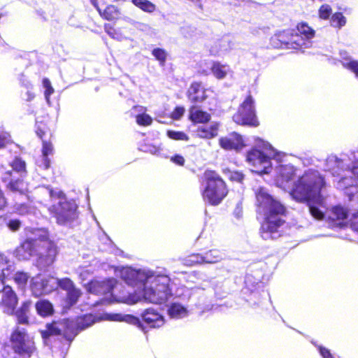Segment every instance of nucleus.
<instances>
[{
  "label": "nucleus",
  "mask_w": 358,
  "mask_h": 358,
  "mask_svg": "<svg viewBox=\"0 0 358 358\" xmlns=\"http://www.w3.org/2000/svg\"><path fill=\"white\" fill-rule=\"evenodd\" d=\"M277 185L289 192L297 201H308L309 211L315 220H326L331 227H341L348 216L347 210L341 206H336L324 213L320 208L327 209L329 197L324 196L322 189L325 187L324 177L317 171L309 170L293 181L296 170L292 166L285 165L278 168Z\"/></svg>",
  "instance_id": "f257e3e1"
},
{
  "label": "nucleus",
  "mask_w": 358,
  "mask_h": 358,
  "mask_svg": "<svg viewBox=\"0 0 358 358\" xmlns=\"http://www.w3.org/2000/svg\"><path fill=\"white\" fill-rule=\"evenodd\" d=\"M120 276L137 289L133 294L114 297L115 301L131 305L144 299L153 303H162L171 296V279L167 275H156L150 270L125 267L120 271Z\"/></svg>",
  "instance_id": "f03ea898"
},
{
  "label": "nucleus",
  "mask_w": 358,
  "mask_h": 358,
  "mask_svg": "<svg viewBox=\"0 0 358 358\" xmlns=\"http://www.w3.org/2000/svg\"><path fill=\"white\" fill-rule=\"evenodd\" d=\"M255 196L257 210L264 216L261 227L262 237L264 240L277 238L280 236L278 229L284 222L282 216L285 207L264 187H258Z\"/></svg>",
  "instance_id": "7ed1b4c3"
},
{
  "label": "nucleus",
  "mask_w": 358,
  "mask_h": 358,
  "mask_svg": "<svg viewBox=\"0 0 358 358\" xmlns=\"http://www.w3.org/2000/svg\"><path fill=\"white\" fill-rule=\"evenodd\" d=\"M49 193L52 199H59L57 204L52 206L49 210L56 218L57 222L59 224H65L74 220L76 217V203L73 201H67L64 193L60 190H53L45 189Z\"/></svg>",
  "instance_id": "20e7f679"
},
{
  "label": "nucleus",
  "mask_w": 358,
  "mask_h": 358,
  "mask_svg": "<svg viewBox=\"0 0 358 358\" xmlns=\"http://www.w3.org/2000/svg\"><path fill=\"white\" fill-rule=\"evenodd\" d=\"M206 187L203 192V199L211 205H218L227 196L228 190L220 176L213 171L205 172Z\"/></svg>",
  "instance_id": "39448f33"
},
{
  "label": "nucleus",
  "mask_w": 358,
  "mask_h": 358,
  "mask_svg": "<svg viewBox=\"0 0 358 358\" xmlns=\"http://www.w3.org/2000/svg\"><path fill=\"white\" fill-rule=\"evenodd\" d=\"M232 120L241 126L257 127L260 125L256 113L255 99L250 92L238 106L236 112L232 116Z\"/></svg>",
  "instance_id": "423d86ee"
},
{
  "label": "nucleus",
  "mask_w": 358,
  "mask_h": 358,
  "mask_svg": "<svg viewBox=\"0 0 358 358\" xmlns=\"http://www.w3.org/2000/svg\"><path fill=\"white\" fill-rule=\"evenodd\" d=\"M300 41L294 29L278 31L269 39L270 45L275 49L301 50Z\"/></svg>",
  "instance_id": "0eeeda50"
},
{
  "label": "nucleus",
  "mask_w": 358,
  "mask_h": 358,
  "mask_svg": "<svg viewBox=\"0 0 358 358\" xmlns=\"http://www.w3.org/2000/svg\"><path fill=\"white\" fill-rule=\"evenodd\" d=\"M14 352L22 357H30L36 350L34 342L24 329L17 328L11 335Z\"/></svg>",
  "instance_id": "6e6552de"
},
{
  "label": "nucleus",
  "mask_w": 358,
  "mask_h": 358,
  "mask_svg": "<svg viewBox=\"0 0 358 358\" xmlns=\"http://www.w3.org/2000/svg\"><path fill=\"white\" fill-rule=\"evenodd\" d=\"M76 334V332H74L73 322L67 320L54 322L52 324H47V329L42 332V336L45 338L50 336L63 334L68 340H71V336H75Z\"/></svg>",
  "instance_id": "1a4fd4ad"
},
{
  "label": "nucleus",
  "mask_w": 358,
  "mask_h": 358,
  "mask_svg": "<svg viewBox=\"0 0 358 358\" xmlns=\"http://www.w3.org/2000/svg\"><path fill=\"white\" fill-rule=\"evenodd\" d=\"M56 284L61 289L66 291V303L69 306H72L78 302L82 295V292L79 288L76 287L71 279L68 278L62 279L57 278Z\"/></svg>",
  "instance_id": "9d476101"
},
{
  "label": "nucleus",
  "mask_w": 358,
  "mask_h": 358,
  "mask_svg": "<svg viewBox=\"0 0 358 358\" xmlns=\"http://www.w3.org/2000/svg\"><path fill=\"white\" fill-rule=\"evenodd\" d=\"M44 251L41 252L36 260V266L40 269H45L51 266L55 261L57 255L56 245L51 241H45L43 243Z\"/></svg>",
  "instance_id": "9b49d317"
},
{
  "label": "nucleus",
  "mask_w": 358,
  "mask_h": 358,
  "mask_svg": "<svg viewBox=\"0 0 358 358\" xmlns=\"http://www.w3.org/2000/svg\"><path fill=\"white\" fill-rule=\"evenodd\" d=\"M207 91L202 81L194 80L190 83L186 96L191 103L197 104L207 99Z\"/></svg>",
  "instance_id": "f8f14e48"
},
{
  "label": "nucleus",
  "mask_w": 358,
  "mask_h": 358,
  "mask_svg": "<svg viewBox=\"0 0 358 358\" xmlns=\"http://www.w3.org/2000/svg\"><path fill=\"white\" fill-rule=\"evenodd\" d=\"M57 279L45 278L41 275H37L31 279V289L36 296H40L43 294H47L51 292L54 286L51 284Z\"/></svg>",
  "instance_id": "ddd939ff"
},
{
  "label": "nucleus",
  "mask_w": 358,
  "mask_h": 358,
  "mask_svg": "<svg viewBox=\"0 0 358 358\" xmlns=\"http://www.w3.org/2000/svg\"><path fill=\"white\" fill-rule=\"evenodd\" d=\"M247 157H281L280 152H278L272 145L262 139L258 140L256 145L248 152Z\"/></svg>",
  "instance_id": "4468645a"
},
{
  "label": "nucleus",
  "mask_w": 358,
  "mask_h": 358,
  "mask_svg": "<svg viewBox=\"0 0 358 358\" xmlns=\"http://www.w3.org/2000/svg\"><path fill=\"white\" fill-rule=\"evenodd\" d=\"M220 147L225 150L238 151L245 147L242 136L236 132H231L219 139Z\"/></svg>",
  "instance_id": "2eb2a0df"
},
{
  "label": "nucleus",
  "mask_w": 358,
  "mask_h": 358,
  "mask_svg": "<svg viewBox=\"0 0 358 358\" xmlns=\"http://www.w3.org/2000/svg\"><path fill=\"white\" fill-rule=\"evenodd\" d=\"M2 292L1 300L0 301V308L7 313L12 314L17 303V298L10 286H6L1 291Z\"/></svg>",
  "instance_id": "dca6fc26"
},
{
  "label": "nucleus",
  "mask_w": 358,
  "mask_h": 358,
  "mask_svg": "<svg viewBox=\"0 0 358 358\" xmlns=\"http://www.w3.org/2000/svg\"><path fill=\"white\" fill-rule=\"evenodd\" d=\"M116 285V280L113 278L106 280L91 281L87 286L88 292L95 294H105L110 293Z\"/></svg>",
  "instance_id": "f3484780"
},
{
  "label": "nucleus",
  "mask_w": 358,
  "mask_h": 358,
  "mask_svg": "<svg viewBox=\"0 0 358 358\" xmlns=\"http://www.w3.org/2000/svg\"><path fill=\"white\" fill-rule=\"evenodd\" d=\"M295 29V34L297 35L300 41L301 49L303 48L306 43L313 38L315 36V31L306 22H299L296 24Z\"/></svg>",
  "instance_id": "a211bd4d"
},
{
  "label": "nucleus",
  "mask_w": 358,
  "mask_h": 358,
  "mask_svg": "<svg viewBox=\"0 0 358 358\" xmlns=\"http://www.w3.org/2000/svg\"><path fill=\"white\" fill-rule=\"evenodd\" d=\"M252 172L258 174L268 173L271 169L270 158H246Z\"/></svg>",
  "instance_id": "6ab92c4d"
},
{
  "label": "nucleus",
  "mask_w": 358,
  "mask_h": 358,
  "mask_svg": "<svg viewBox=\"0 0 358 358\" xmlns=\"http://www.w3.org/2000/svg\"><path fill=\"white\" fill-rule=\"evenodd\" d=\"M11 176V171H8L2 178L4 182L9 181L6 185L7 188L13 192H19L21 194H26L29 190L27 182H24L22 180L13 181V180L10 179Z\"/></svg>",
  "instance_id": "aec40b11"
},
{
  "label": "nucleus",
  "mask_w": 358,
  "mask_h": 358,
  "mask_svg": "<svg viewBox=\"0 0 358 358\" xmlns=\"http://www.w3.org/2000/svg\"><path fill=\"white\" fill-rule=\"evenodd\" d=\"M143 321L152 328H158L164 324V319L153 309H147L142 314Z\"/></svg>",
  "instance_id": "412c9836"
},
{
  "label": "nucleus",
  "mask_w": 358,
  "mask_h": 358,
  "mask_svg": "<svg viewBox=\"0 0 358 358\" xmlns=\"http://www.w3.org/2000/svg\"><path fill=\"white\" fill-rule=\"evenodd\" d=\"M105 318L108 320L110 321H117V322H125L129 324H134L137 326L143 331L145 330V328L138 317H136L131 315H122L120 313H110L106 314Z\"/></svg>",
  "instance_id": "4be33fe9"
},
{
  "label": "nucleus",
  "mask_w": 358,
  "mask_h": 358,
  "mask_svg": "<svg viewBox=\"0 0 358 358\" xmlns=\"http://www.w3.org/2000/svg\"><path fill=\"white\" fill-rule=\"evenodd\" d=\"M34 251V243L31 240H27L16 248L15 255L20 260H27L32 256Z\"/></svg>",
  "instance_id": "5701e85b"
},
{
  "label": "nucleus",
  "mask_w": 358,
  "mask_h": 358,
  "mask_svg": "<svg viewBox=\"0 0 358 358\" xmlns=\"http://www.w3.org/2000/svg\"><path fill=\"white\" fill-rule=\"evenodd\" d=\"M210 115L202 110L192 106L189 108V119L194 123H207L210 120Z\"/></svg>",
  "instance_id": "b1692460"
},
{
  "label": "nucleus",
  "mask_w": 358,
  "mask_h": 358,
  "mask_svg": "<svg viewBox=\"0 0 358 358\" xmlns=\"http://www.w3.org/2000/svg\"><path fill=\"white\" fill-rule=\"evenodd\" d=\"M210 71L215 78L222 80L227 77L229 71V66L223 64L219 61H212Z\"/></svg>",
  "instance_id": "393cba45"
},
{
  "label": "nucleus",
  "mask_w": 358,
  "mask_h": 358,
  "mask_svg": "<svg viewBox=\"0 0 358 358\" xmlns=\"http://www.w3.org/2000/svg\"><path fill=\"white\" fill-rule=\"evenodd\" d=\"M99 15L105 20L113 21L120 18V11L115 5H108L103 10H99Z\"/></svg>",
  "instance_id": "a878e982"
},
{
  "label": "nucleus",
  "mask_w": 358,
  "mask_h": 358,
  "mask_svg": "<svg viewBox=\"0 0 358 358\" xmlns=\"http://www.w3.org/2000/svg\"><path fill=\"white\" fill-rule=\"evenodd\" d=\"M131 3L142 11L148 13H154L157 6L149 0H131Z\"/></svg>",
  "instance_id": "bb28decb"
},
{
  "label": "nucleus",
  "mask_w": 358,
  "mask_h": 358,
  "mask_svg": "<svg viewBox=\"0 0 358 358\" xmlns=\"http://www.w3.org/2000/svg\"><path fill=\"white\" fill-rule=\"evenodd\" d=\"M36 309L41 316H48L53 311L52 305L48 301L42 300L36 303Z\"/></svg>",
  "instance_id": "cd10ccee"
},
{
  "label": "nucleus",
  "mask_w": 358,
  "mask_h": 358,
  "mask_svg": "<svg viewBox=\"0 0 358 358\" xmlns=\"http://www.w3.org/2000/svg\"><path fill=\"white\" fill-rule=\"evenodd\" d=\"M329 22L331 27L337 29H341L346 24L347 20L343 13L336 12L332 14L329 20Z\"/></svg>",
  "instance_id": "c85d7f7f"
},
{
  "label": "nucleus",
  "mask_w": 358,
  "mask_h": 358,
  "mask_svg": "<svg viewBox=\"0 0 358 358\" xmlns=\"http://www.w3.org/2000/svg\"><path fill=\"white\" fill-rule=\"evenodd\" d=\"M169 315L174 318H180L187 315V310L178 303H173L169 309Z\"/></svg>",
  "instance_id": "c756f323"
},
{
  "label": "nucleus",
  "mask_w": 358,
  "mask_h": 358,
  "mask_svg": "<svg viewBox=\"0 0 358 358\" xmlns=\"http://www.w3.org/2000/svg\"><path fill=\"white\" fill-rule=\"evenodd\" d=\"M203 262L205 264H215L222 259L220 252L218 250H213L207 252L203 255Z\"/></svg>",
  "instance_id": "7c9ffc66"
},
{
  "label": "nucleus",
  "mask_w": 358,
  "mask_h": 358,
  "mask_svg": "<svg viewBox=\"0 0 358 358\" xmlns=\"http://www.w3.org/2000/svg\"><path fill=\"white\" fill-rule=\"evenodd\" d=\"M95 322V318L92 315H85L83 317L78 318L76 325L78 329L83 330L85 329Z\"/></svg>",
  "instance_id": "2f4dec72"
},
{
  "label": "nucleus",
  "mask_w": 358,
  "mask_h": 358,
  "mask_svg": "<svg viewBox=\"0 0 358 358\" xmlns=\"http://www.w3.org/2000/svg\"><path fill=\"white\" fill-rule=\"evenodd\" d=\"M29 303H25L22 305L21 308L16 312V317L17 321L20 324H27L28 322V312L29 308Z\"/></svg>",
  "instance_id": "473e14b6"
},
{
  "label": "nucleus",
  "mask_w": 358,
  "mask_h": 358,
  "mask_svg": "<svg viewBox=\"0 0 358 358\" xmlns=\"http://www.w3.org/2000/svg\"><path fill=\"white\" fill-rule=\"evenodd\" d=\"M332 15V8L330 5L324 3L318 9V16L321 20H330Z\"/></svg>",
  "instance_id": "72a5a7b5"
},
{
  "label": "nucleus",
  "mask_w": 358,
  "mask_h": 358,
  "mask_svg": "<svg viewBox=\"0 0 358 358\" xmlns=\"http://www.w3.org/2000/svg\"><path fill=\"white\" fill-rule=\"evenodd\" d=\"M152 55L159 61L160 65L164 66L165 64L167 58V53L165 50L160 48H154Z\"/></svg>",
  "instance_id": "f704fd0d"
},
{
  "label": "nucleus",
  "mask_w": 358,
  "mask_h": 358,
  "mask_svg": "<svg viewBox=\"0 0 358 358\" xmlns=\"http://www.w3.org/2000/svg\"><path fill=\"white\" fill-rule=\"evenodd\" d=\"M36 135L42 140H45L44 138L47 134H50L51 136L50 130L48 127L45 123L43 122H39L36 124Z\"/></svg>",
  "instance_id": "c9c22d12"
},
{
  "label": "nucleus",
  "mask_w": 358,
  "mask_h": 358,
  "mask_svg": "<svg viewBox=\"0 0 358 358\" xmlns=\"http://www.w3.org/2000/svg\"><path fill=\"white\" fill-rule=\"evenodd\" d=\"M29 278L28 274L24 272H17L14 275L15 282L22 288L25 287Z\"/></svg>",
  "instance_id": "e433bc0d"
},
{
  "label": "nucleus",
  "mask_w": 358,
  "mask_h": 358,
  "mask_svg": "<svg viewBox=\"0 0 358 358\" xmlns=\"http://www.w3.org/2000/svg\"><path fill=\"white\" fill-rule=\"evenodd\" d=\"M217 126L211 125L208 127L200 129L202 136L207 138H212L217 135Z\"/></svg>",
  "instance_id": "4c0bfd02"
},
{
  "label": "nucleus",
  "mask_w": 358,
  "mask_h": 358,
  "mask_svg": "<svg viewBox=\"0 0 358 358\" xmlns=\"http://www.w3.org/2000/svg\"><path fill=\"white\" fill-rule=\"evenodd\" d=\"M167 136L173 140L176 141H188V136L183 131H176L169 130L167 131Z\"/></svg>",
  "instance_id": "58836bf2"
},
{
  "label": "nucleus",
  "mask_w": 358,
  "mask_h": 358,
  "mask_svg": "<svg viewBox=\"0 0 358 358\" xmlns=\"http://www.w3.org/2000/svg\"><path fill=\"white\" fill-rule=\"evenodd\" d=\"M136 122L140 126L147 127L152 124V117L145 113L138 114L136 117Z\"/></svg>",
  "instance_id": "ea45409f"
},
{
  "label": "nucleus",
  "mask_w": 358,
  "mask_h": 358,
  "mask_svg": "<svg viewBox=\"0 0 358 358\" xmlns=\"http://www.w3.org/2000/svg\"><path fill=\"white\" fill-rule=\"evenodd\" d=\"M350 180L347 178H342L338 182V185H337V188L338 189H345L346 192L345 193L349 194V195H352L353 193H354V191L353 189H357V188L352 185L350 186V187H347L346 185H348V181Z\"/></svg>",
  "instance_id": "a19ab883"
},
{
  "label": "nucleus",
  "mask_w": 358,
  "mask_h": 358,
  "mask_svg": "<svg viewBox=\"0 0 358 358\" xmlns=\"http://www.w3.org/2000/svg\"><path fill=\"white\" fill-rule=\"evenodd\" d=\"M16 212L20 215L31 214L34 213V208L25 203L16 204L15 206Z\"/></svg>",
  "instance_id": "79ce46f5"
},
{
  "label": "nucleus",
  "mask_w": 358,
  "mask_h": 358,
  "mask_svg": "<svg viewBox=\"0 0 358 358\" xmlns=\"http://www.w3.org/2000/svg\"><path fill=\"white\" fill-rule=\"evenodd\" d=\"M42 83H43V87L45 88V90L44 92L45 98L48 101H49L50 96L51 94H52L54 93L55 90H54V89L51 85V83L48 78H44L43 79Z\"/></svg>",
  "instance_id": "37998d69"
},
{
  "label": "nucleus",
  "mask_w": 358,
  "mask_h": 358,
  "mask_svg": "<svg viewBox=\"0 0 358 358\" xmlns=\"http://www.w3.org/2000/svg\"><path fill=\"white\" fill-rule=\"evenodd\" d=\"M42 155L43 157L52 155L54 154V147L52 143L49 141H43Z\"/></svg>",
  "instance_id": "c03bdc74"
},
{
  "label": "nucleus",
  "mask_w": 358,
  "mask_h": 358,
  "mask_svg": "<svg viewBox=\"0 0 358 358\" xmlns=\"http://www.w3.org/2000/svg\"><path fill=\"white\" fill-rule=\"evenodd\" d=\"M13 169L17 172L24 171L25 170V162L21 158H14L10 162Z\"/></svg>",
  "instance_id": "a18cd8bd"
},
{
  "label": "nucleus",
  "mask_w": 358,
  "mask_h": 358,
  "mask_svg": "<svg viewBox=\"0 0 358 358\" xmlns=\"http://www.w3.org/2000/svg\"><path fill=\"white\" fill-rule=\"evenodd\" d=\"M104 30L112 38H121V34L116 30V29L113 25L110 24H105Z\"/></svg>",
  "instance_id": "49530a36"
},
{
  "label": "nucleus",
  "mask_w": 358,
  "mask_h": 358,
  "mask_svg": "<svg viewBox=\"0 0 358 358\" xmlns=\"http://www.w3.org/2000/svg\"><path fill=\"white\" fill-rule=\"evenodd\" d=\"M185 111V110L183 106H177L171 112L170 117L173 120H178L183 116Z\"/></svg>",
  "instance_id": "de8ad7c7"
},
{
  "label": "nucleus",
  "mask_w": 358,
  "mask_h": 358,
  "mask_svg": "<svg viewBox=\"0 0 358 358\" xmlns=\"http://www.w3.org/2000/svg\"><path fill=\"white\" fill-rule=\"evenodd\" d=\"M186 263L189 265L203 264V255L199 254L192 255L186 259Z\"/></svg>",
  "instance_id": "09e8293b"
},
{
  "label": "nucleus",
  "mask_w": 358,
  "mask_h": 358,
  "mask_svg": "<svg viewBox=\"0 0 358 358\" xmlns=\"http://www.w3.org/2000/svg\"><path fill=\"white\" fill-rule=\"evenodd\" d=\"M347 69L352 71L358 77V62L350 61L345 64Z\"/></svg>",
  "instance_id": "8fccbe9b"
},
{
  "label": "nucleus",
  "mask_w": 358,
  "mask_h": 358,
  "mask_svg": "<svg viewBox=\"0 0 358 358\" xmlns=\"http://www.w3.org/2000/svg\"><path fill=\"white\" fill-rule=\"evenodd\" d=\"M36 163L39 166H43L45 169L50 166V160L48 158H38Z\"/></svg>",
  "instance_id": "3c124183"
},
{
  "label": "nucleus",
  "mask_w": 358,
  "mask_h": 358,
  "mask_svg": "<svg viewBox=\"0 0 358 358\" xmlns=\"http://www.w3.org/2000/svg\"><path fill=\"white\" fill-rule=\"evenodd\" d=\"M8 226L11 230L16 231L19 229L20 226V222L19 220H10L8 224Z\"/></svg>",
  "instance_id": "603ef678"
},
{
  "label": "nucleus",
  "mask_w": 358,
  "mask_h": 358,
  "mask_svg": "<svg viewBox=\"0 0 358 358\" xmlns=\"http://www.w3.org/2000/svg\"><path fill=\"white\" fill-rule=\"evenodd\" d=\"M230 179L232 180L241 182L243 179V175L239 172H233L231 173Z\"/></svg>",
  "instance_id": "864d4df0"
},
{
  "label": "nucleus",
  "mask_w": 358,
  "mask_h": 358,
  "mask_svg": "<svg viewBox=\"0 0 358 358\" xmlns=\"http://www.w3.org/2000/svg\"><path fill=\"white\" fill-rule=\"evenodd\" d=\"M11 265H8L6 268H4V264L3 262H0V268L1 270V275L3 277L8 276L10 274L9 270L11 268Z\"/></svg>",
  "instance_id": "5fc2aeb1"
},
{
  "label": "nucleus",
  "mask_w": 358,
  "mask_h": 358,
  "mask_svg": "<svg viewBox=\"0 0 358 358\" xmlns=\"http://www.w3.org/2000/svg\"><path fill=\"white\" fill-rule=\"evenodd\" d=\"M320 352L323 358H333L331 354L330 353L328 349H326L322 347L319 348Z\"/></svg>",
  "instance_id": "6e6d98bb"
},
{
  "label": "nucleus",
  "mask_w": 358,
  "mask_h": 358,
  "mask_svg": "<svg viewBox=\"0 0 358 358\" xmlns=\"http://www.w3.org/2000/svg\"><path fill=\"white\" fill-rule=\"evenodd\" d=\"M351 225L355 231H358V212L354 215Z\"/></svg>",
  "instance_id": "4d7b16f0"
},
{
  "label": "nucleus",
  "mask_w": 358,
  "mask_h": 358,
  "mask_svg": "<svg viewBox=\"0 0 358 358\" xmlns=\"http://www.w3.org/2000/svg\"><path fill=\"white\" fill-rule=\"evenodd\" d=\"M173 163L178 166H183L185 163L184 158H171Z\"/></svg>",
  "instance_id": "13d9d810"
},
{
  "label": "nucleus",
  "mask_w": 358,
  "mask_h": 358,
  "mask_svg": "<svg viewBox=\"0 0 358 358\" xmlns=\"http://www.w3.org/2000/svg\"><path fill=\"white\" fill-rule=\"evenodd\" d=\"M6 203V199L3 196V194L0 189V209L5 206Z\"/></svg>",
  "instance_id": "bf43d9fd"
},
{
  "label": "nucleus",
  "mask_w": 358,
  "mask_h": 358,
  "mask_svg": "<svg viewBox=\"0 0 358 358\" xmlns=\"http://www.w3.org/2000/svg\"><path fill=\"white\" fill-rule=\"evenodd\" d=\"M6 144V138L0 134V149L4 148Z\"/></svg>",
  "instance_id": "052dcab7"
},
{
  "label": "nucleus",
  "mask_w": 358,
  "mask_h": 358,
  "mask_svg": "<svg viewBox=\"0 0 358 358\" xmlns=\"http://www.w3.org/2000/svg\"><path fill=\"white\" fill-rule=\"evenodd\" d=\"M197 75L198 76H207L209 75V72L208 70H206V69H203V70H201V71H197Z\"/></svg>",
  "instance_id": "680f3d73"
},
{
  "label": "nucleus",
  "mask_w": 358,
  "mask_h": 358,
  "mask_svg": "<svg viewBox=\"0 0 358 358\" xmlns=\"http://www.w3.org/2000/svg\"><path fill=\"white\" fill-rule=\"evenodd\" d=\"M91 3H92V5L96 8V10L98 11V13L99 12V10H101V8L99 6V3H98V0H91Z\"/></svg>",
  "instance_id": "e2e57ef3"
},
{
  "label": "nucleus",
  "mask_w": 358,
  "mask_h": 358,
  "mask_svg": "<svg viewBox=\"0 0 358 358\" xmlns=\"http://www.w3.org/2000/svg\"><path fill=\"white\" fill-rule=\"evenodd\" d=\"M27 101H31L34 98V94L31 93V92H27Z\"/></svg>",
  "instance_id": "0e129e2a"
},
{
  "label": "nucleus",
  "mask_w": 358,
  "mask_h": 358,
  "mask_svg": "<svg viewBox=\"0 0 358 358\" xmlns=\"http://www.w3.org/2000/svg\"><path fill=\"white\" fill-rule=\"evenodd\" d=\"M87 275H88L87 271H84V272L81 273L80 275V278L84 279Z\"/></svg>",
  "instance_id": "69168bd1"
},
{
  "label": "nucleus",
  "mask_w": 358,
  "mask_h": 358,
  "mask_svg": "<svg viewBox=\"0 0 358 358\" xmlns=\"http://www.w3.org/2000/svg\"><path fill=\"white\" fill-rule=\"evenodd\" d=\"M357 152H358V150H357Z\"/></svg>",
  "instance_id": "338daca9"
}]
</instances>
